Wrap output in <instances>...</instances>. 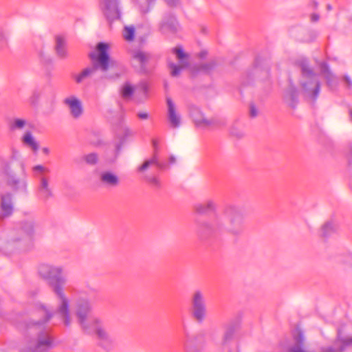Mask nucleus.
Segmentation results:
<instances>
[{
  "mask_svg": "<svg viewBox=\"0 0 352 352\" xmlns=\"http://www.w3.org/2000/svg\"><path fill=\"white\" fill-rule=\"evenodd\" d=\"M344 80L349 87L352 85V80L349 76H344Z\"/></svg>",
  "mask_w": 352,
  "mask_h": 352,
  "instance_id": "a19ab883",
  "label": "nucleus"
},
{
  "mask_svg": "<svg viewBox=\"0 0 352 352\" xmlns=\"http://www.w3.org/2000/svg\"><path fill=\"white\" fill-rule=\"evenodd\" d=\"M100 182L107 187H115L119 184L118 177L110 171H104L100 173Z\"/></svg>",
  "mask_w": 352,
  "mask_h": 352,
  "instance_id": "aec40b11",
  "label": "nucleus"
},
{
  "mask_svg": "<svg viewBox=\"0 0 352 352\" xmlns=\"http://www.w3.org/2000/svg\"><path fill=\"white\" fill-rule=\"evenodd\" d=\"M55 50L57 56L61 58L67 57V41L65 36L58 35L55 38Z\"/></svg>",
  "mask_w": 352,
  "mask_h": 352,
  "instance_id": "6ab92c4d",
  "label": "nucleus"
},
{
  "mask_svg": "<svg viewBox=\"0 0 352 352\" xmlns=\"http://www.w3.org/2000/svg\"><path fill=\"white\" fill-rule=\"evenodd\" d=\"M258 114L257 109L255 107L251 106L250 107V115L252 117H256Z\"/></svg>",
  "mask_w": 352,
  "mask_h": 352,
  "instance_id": "4c0bfd02",
  "label": "nucleus"
},
{
  "mask_svg": "<svg viewBox=\"0 0 352 352\" xmlns=\"http://www.w3.org/2000/svg\"><path fill=\"white\" fill-rule=\"evenodd\" d=\"M84 160L89 164H95L98 161V155L91 153L84 156Z\"/></svg>",
  "mask_w": 352,
  "mask_h": 352,
  "instance_id": "72a5a7b5",
  "label": "nucleus"
},
{
  "mask_svg": "<svg viewBox=\"0 0 352 352\" xmlns=\"http://www.w3.org/2000/svg\"><path fill=\"white\" fill-rule=\"evenodd\" d=\"M230 346L232 349L229 350L228 352H239V346L236 343L232 344Z\"/></svg>",
  "mask_w": 352,
  "mask_h": 352,
  "instance_id": "58836bf2",
  "label": "nucleus"
},
{
  "mask_svg": "<svg viewBox=\"0 0 352 352\" xmlns=\"http://www.w3.org/2000/svg\"><path fill=\"white\" fill-rule=\"evenodd\" d=\"M8 184L15 192L26 191L27 182L25 179H19L14 176H12L9 178Z\"/></svg>",
  "mask_w": 352,
  "mask_h": 352,
  "instance_id": "5701e85b",
  "label": "nucleus"
},
{
  "mask_svg": "<svg viewBox=\"0 0 352 352\" xmlns=\"http://www.w3.org/2000/svg\"><path fill=\"white\" fill-rule=\"evenodd\" d=\"M186 352H190V351L189 350H188V349H186Z\"/></svg>",
  "mask_w": 352,
  "mask_h": 352,
  "instance_id": "603ef678",
  "label": "nucleus"
},
{
  "mask_svg": "<svg viewBox=\"0 0 352 352\" xmlns=\"http://www.w3.org/2000/svg\"><path fill=\"white\" fill-rule=\"evenodd\" d=\"M64 104L68 109L70 115L79 118L83 114V105L81 100L75 95H69L63 100Z\"/></svg>",
  "mask_w": 352,
  "mask_h": 352,
  "instance_id": "f8f14e48",
  "label": "nucleus"
},
{
  "mask_svg": "<svg viewBox=\"0 0 352 352\" xmlns=\"http://www.w3.org/2000/svg\"><path fill=\"white\" fill-rule=\"evenodd\" d=\"M319 19V15L316 14H314L311 15V20L313 21H317Z\"/></svg>",
  "mask_w": 352,
  "mask_h": 352,
  "instance_id": "37998d69",
  "label": "nucleus"
},
{
  "mask_svg": "<svg viewBox=\"0 0 352 352\" xmlns=\"http://www.w3.org/2000/svg\"><path fill=\"white\" fill-rule=\"evenodd\" d=\"M37 272L41 278L47 281L56 296L57 307L55 311H50L43 304H38L39 314L43 316L41 320L28 324V329L38 332V338L34 348H25L21 352H43L54 346V342L48 330H43V326L54 316H57L65 326L71 324L69 311L70 300L65 292L64 285L67 282L65 267L61 265L41 263L38 265Z\"/></svg>",
  "mask_w": 352,
  "mask_h": 352,
  "instance_id": "f257e3e1",
  "label": "nucleus"
},
{
  "mask_svg": "<svg viewBox=\"0 0 352 352\" xmlns=\"http://www.w3.org/2000/svg\"><path fill=\"white\" fill-rule=\"evenodd\" d=\"M293 337L296 344L288 348H284L285 352H305L302 349L305 340L303 333L299 329L293 332ZM352 346V336L344 333L342 330L338 332V338L333 346L324 349L322 352H342L345 348Z\"/></svg>",
  "mask_w": 352,
  "mask_h": 352,
  "instance_id": "39448f33",
  "label": "nucleus"
},
{
  "mask_svg": "<svg viewBox=\"0 0 352 352\" xmlns=\"http://www.w3.org/2000/svg\"><path fill=\"white\" fill-rule=\"evenodd\" d=\"M153 146L155 147V149L156 150L157 148V142L156 140H153Z\"/></svg>",
  "mask_w": 352,
  "mask_h": 352,
  "instance_id": "09e8293b",
  "label": "nucleus"
},
{
  "mask_svg": "<svg viewBox=\"0 0 352 352\" xmlns=\"http://www.w3.org/2000/svg\"><path fill=\"white\" fill-rule=\"evenodd\" d=\"M85 332L89 334L94 333L98 346L105 351H111L116 345V338L106 330L100 318L93 319L90 331Z\"/></svg>",
  "mask_w": 352,
  "mask_h": 352,
  "instance_id": "6e6552de",
  "label": "nucleus"
},
{
  "mask_svg": "<svg viewBox=\"0 0 352 352\" xmlns=\"http://www.w3.org/2000/svg\"><path fill=\"white\" fill-rule=\"evenodd\" d=\"M34 176L37 179V195L39 199L47 201L54 197L53 188L50 184V177L46 175L50 170L42 165L32 168Z\"/></svg>",
  "mask_w": 352,
  "mask_h": 352,
  "instance_id": "0eeeda50",
  "label": "nucleus"
},
{
  "mask_svg": "<svg viewBox=\"0 0 352 352\" xmlns=\"http://www.w3.org/2000/svg\"><path fill=\"white\" fill-rule=\"evenodd\" d=\"M100 9L109 21L118 19L121 10L118 0H100Z\"/></svg>",
  "mask_w": 352,
  "mask_h": 352,
  "instance_id": "9b49d317",
  "label": "nucleus"
},
{
  "mask_svg": "<svg viewBox=\"0 0 352 352\" xmlns=\"http://www.w3.org/2000/svg\"><path fill=\"white\" fill-rule=\"evenodd\" d=\"M194 208L197 213L203 214L214 212L217 209V204L213 199H207L204 203L196 204Z\"/></svg>",
  "mask_w": 352,
  "mask_h": 352,
  "instance_id": "412c9836",
  "label": "nucleus"
},
{
  "mask_svg": "<svg viewBox=\"0 0 352 352\" xmlns=\"http://www.w3.org/2000/svg\"><path fill=\"white\" fill-rule=\"evenodd\" d=\"M19 154V151H17L16 150H12V158H16L18 155Z\"/></svg>",
  "mask_w": 352,
  "mask_h": 352,
  "instance_id": "c03bdc74",
  "label": "nucleus"
},
{
  "mask_svg": "<svg viewBox=\"0 0 352 352\" xmlns=\"http://www.w3.org/2000/svg\"><path fill=\"white\" fill-rule=\"evenodd\" d=\"M43 152L44 153H45V154H48V153H49V152H50V150H49V148H48L45 147V148H43Z\"/></svg>",
  "mask_w": 352,
  "mask_h": 352,
  "instance_id": "49530a36",
  "label": "nucleus"
},
{
  "mask_svg": "<svg viewBox=\"0 0 352 352\" xmlns=\"http://www.w3.org/2000/svg\"><path fill=\"white\" fill-rule=\"evenodd\" d=\"M123 131H124L126 136L129 135L131 134L130 130L128 128H126V127H124L123 129Z\"/></svg>",
  "mask_w": 352,
  "mask_h": 352,
  "instance_id": "a18cd8bd",
  "label": "nucleus"
},
{
  "mask_svg": "<svg viewBox=\"0 0 352 352\" xmlns=\"http://www.w3.org/2000/svg\"><path fill=\"white\" fill-rule=\"evenodd\" d=\"M153 166H155L160 169H164L168 166L166 163L160 160L157 152L155 151L152 157L146 160L143 164L138 168V171L144 173Z\"/></svg>",
  "mask_w": 352,
  "mask_h": 352,
  "instance_id": "a211bd4d",
  "label": "nucleus"
},
{
  "mask_svg": "<svg viewBox=\"0 0 352 352\" xmlns=\"http://www.w3.org/2000/svg\"><path fill=\"white\" fill-rule=\"evenodd\" d=\"M22 142L30 147L34 152H36L39 148L38 143L36 141L30 131H26L21 138Z\"/></svg>",
  "mask_w": 352,
  "mask_h": 352,
  "instance_id": "393cba45",
  "label": "nucleus"
},
{
  "mask_svg": "<svg viewBox=\"0 0 352 352\" xmlns=\"http://www.w3.org/2000/svg\"><path fill=\"white\" fill-rule=\"evenodd\" d=\"M134 87L129 83H124L121 88V94L124 98H129L134 93Z\"/></svg>",
  "mask_w": 352,
  "mask_h": 352,
  "instance_id": "2f4dec72",
  "label": "nucleus"
},
{
  "mask_svg": "<svg viewBox=\"0 0 352 352\" xmlns=\"http://www.w3.org/2000/svg\"><path fill=\"white\" fill-rule=\"evenodd\" d=\"M175 162H176L175 157L173 155L170 156L168 165H173V164H175Z\"/></svg>",
  "mask_w": 352,
  "mask_h": 352,
  "instance_id": "ea45409f",
  "label": "nucleus"
},
{
  "mask_svg": "<svg viewBox=\"0 0 352 352\" xmlns=\"http://www.w3.org/2000/svg\"><path fill=\"white\" fill-rule=\"evenodd\" d=\"M321 70L323 76L327 80V85L333 89V87L337 84L336 78L331 74L329 71L327 65L325 63H322L321 65Z\"/></svg>",
  "mask_w": 352,
  "mask_h": 352,
  "instance_id": "a878e982",
  "label": "nucleus"
},
{
  "mask_svg": "<svg viewBox=\"0 0 352 352\" xmlns=\"http://www.w3.org/2000/svg\"><path fill=\"white\" fill-rule=\"evenodd\" d=\"M155 0H135L136 6L142 14H146L151 10Z\"/></svg>",
  "mask_w": 352,
  "mask_h": 352,
  "instance_id": "cd10ccee",
  "label": "nucleus"
},
{
  "mask_svg": "<svg viewBox=\"0 0 352 352\" xmlns=\"http://www.w3.org/2000/svg\"><path fill=\"white\" fill-rule=\"evenodd\" d=\"M138 117L140 120H148L150 118V115L146 111H140L137 113Z\"/></svg>",
  "mask_w": 352,
  "mask_h": 352,
  "instance_id": "c9c22d12",
  "label": "nucleus"
},
{
  "mask_svg": "<svg viewBox=\"0 0 352 352\" xmlns=\"http://www.w3.org/2000/svg\"><path fill=\"white\" fill-rule=\"evenodd\" d=\"M6 39V37L5 36L2 34V33H0V41H3Z\"/></svg>",
  "mask_w": 352,
  "mask_h": 352,
  "instance_id": "de8ad7c7",
  "label": "nucleus"
},
{
  "mask_svg": "<svg viewBox=\"0 0 352 352\" xmlns=\"http://www.w3.org/2000/svg\"><path fill=\"white\" fill-rule=\"evenodd\" d=\"M167 103V118L173 128H179L182 124V116L177 111V107L173 101L170 98H166Z\"/></svg>",
  "mask_w": 352,
  "mask_h": 352,
  "instance_id": "2eb2a0df",
  "label": "nucleus"
},
{
  "mask_svg": "<svg viewBox=\"0 0 352 352\" xmlns=\"http://www.w3.org/2000/svg\"><path fill=\"white\" fill-rule=\"evenodd\" d=\"M109 51V45L108 44L99 43L96 51L90 55L92 65L87 67L80 72L72 75L75 82L78 85L83 84L87 80L94 76L97 69H100L104 72L111 67L114 61L110 58Z\"/></svg>",
  "mask_w": 352,
  "mask_h": 352,
  "instance_id": "20e7f679",
  "label": "nucleus"
},
{
  "mask_svg": "<svg viewBox=\"0 0 352 352\" xmlns=\"http://www.w3.org/2000/svg\"><path fill=\"white\" fill-rule=\"evenodd\" d=\"M129 53L132 58L140 65L142 69H144V66L151 58L148 53L144 52L140 50H131Z\"/></svg>",
  "mask_w": 352,
  "mask_h": 352,
  "instance_id": "4be33fe9",
  "label": "nucleus"
},
{
  "mask_svg": "<svg viewBox=\"0 0 352 352\" xmlns=\"http://www.w3.org/2000/svg\"><path fill=\"white\" fill-rule=\"evenodd\" d=\"M173 52L176 55V57L179 60V65H177L174 63H170L169 67L170 69L171 76H177L182 69L188 66V56L184 53L181 47L174 48L173 50Z\"/></svg>",
  "mask_w": 352,
  "mask_h": 352,
  "instance_id": "ddd939ff",
  "label": "nucleus"
},
{
  "mask_svg": "<svg viewBox=\"0 0 352 352\" xmlns=\"http://www.w3.org/2000/svg\"><path fill=\"white\" fill-rule=\"evenodd\" d=\"M336 230V225L332 221H328L324 223L321 228L322 235L324 236H328L334 232Z\"/></svg>",
  "mask_w": 352,
  "mask_h": 352,
  "instance_id": "7c9ffc66",
  "label": "nucleus"
},
{
  "mask_svg": "<svg viewBox=\"0 0 352 352\" xmlns=\"http://www.w3.org/2000/svg\"><path fill=\"white\" fill-rule=\"evenodd\" d=\"M160 29L163 34L177 32L178 23L175 16L170 14L164 15L160 24Z\"/></svg>",
  "mask_w": 352,
  "mask_h": 352,
  "instance_id": "f3484780",
  "label": "nucleus"
},
{
  "mask_svg": "<svg viewBox=\"0 0 352 352\" xmlns=\"http://www.w3.org/2000/svg\"><path fill=\"white\" fill-rule=\"evenodd\" d=\"M235 332V327L233 324H228L225 327L223 336L222 338L221 344L227 346L230 344V342L234 338Z\"/></svg>",
  "mask_w": 352,
  "mask_h": 352,
  "instance_id": "bb28decb",
  "label": "nucleus"
},
{
  "mask_svg": "<svg viewBox=\"0 0 352 352\" xmlns=\"http://www.w3.org/2000/svg\"><path fill=\"white\" fill-rule=\"evenodd\" d=\"M190 115L198 127L207 129L216 125V120L214 119L206 118L202 114L200 109L195 106L190 107Z\"/></svg>",
  "mask_w": 352,
  "mask_h": 352,
  "instance_id": "4468645a",
  "label": "nucleus"
},
{
  "mask_svg": "<svg viewBox=\"0 0 352 352\" xmlns=\"http://www.w3.org/2000/svg\"><path fill=\"white\" fill-rule=\"evenodd\" d=\"M122 36L126 41H132L135 37V28L133 25L124 26L122 31Z\"/></svg>",
  "mask_w": 352,
  "mask_h": 352,
  "instance_id": "c756f323",
  "label": "nucleus"
},
{
  "mask_svg": "<svg viewBox=\"0 0 352 352\" xmlns=\"http://www.w3.org/2000/svg\"><path fill=\"white\" fill-rule=\"evenodd\" d=\"M14 211V204L11 194L1 193L0 219L10 216Z\"/></svg>",
  "mask_w": 352,
  "mask_h": 352,
  "instance_id": "dca6fc26",
  "label": "nucleus"
},
{
  "mask_svg": "<svg viewBox=\"0 0 352 352\" xmlns=\"http://www.w3.org/2000/svg\"><path fill=\"white\" fill-rule=\"evenodd\" d=\"M302 76L300 87L302 94L310 100H315L320 93V85L318 76L313 73L306 60L300 63Z\"/></svg>",
  "mask_w": 352,
  "mask_h": 352,
  "instance_id": "423d86ee",
  "label": "nucleus"
},
{
  "mask_svg": "<svg viewBox=\"0 0 352 352\" xmlns=\"http://www.w3.org/2000/svg\"><path fill=\"white\" fill-rule=\"evenodd\" d=\"M165 1L170 6L175 5L177 1V0H165Z\"/></svg>",
  "mask_w": 352,
  "mask_h": 352,
  "instance_id": "79ce46f5",
  "label": "nucleus"
},
{
  "mask_svg": "<svg viewBox=\"0 0 352 352\" xmlns=\"http://www.w3.org/2000/svg\"><path fill=\"white\" fill-rule=\"evenodd\" d=\"M144 179L153 187H160L161 185L160 179L155 176L145 175Z\"/></svg>",
  "mask_w": 352,
  "mask_h": 352,
  "instance_id": "473e14b6",
  "label": "nucleus"
},
{
  "mask_svg": "<svg viewBox=\"0 0 352 352\" xmlns=\"http://www.w3.org/2000/svg\"><path fill=\"white\" fill-rule=\"evenodd\" d=\"M91 306L88 300L84 299L76 302L75 306V314L78 323L83 331H90L92 327V320L99 318L91 314Z\"/></svg>",
  "mask_w": 352,
  "mask_h": 352,
  "instance_id": "1a4fd4ad",
  "label": "nucleus"
},
{
  "mask_svg": "<svg viewBox=\"0 0 352 352\" xmlns=\"http://www.w3.org/2000/svg\"><path fill=\"white\" fill-rule=\"evenodd\" d=\"M244 228V213L239 206H227L223 213L215 217L212 224L206 225V229L210 232L234 236L240 235Z\"/></svg>",
  "mask_w": 352,
  "mask_h": 352,
  "instance_id": "f03ea898",
  "label": "nucleus"
},
{
  "mask_svg": "<svg viewBox=\"0 0 352 352\" xmlns=\"http://www.w3.org/2000/svg\"><path fill=\"white\" fill-rule=\"evenodd\" d=\"M230 133L232 135L236 136L237 138H241L244 135L243 131L241 129H236V126H235V125L232 126V127L230 128Z\"/></svg>",
  "mask_w": 352,
  "mask_h": 352,
  "instance_id": "f704fd0d",
  "label": "nucleus"
},
{
  "mask_svg": "<svg viewBox=\"0 0 352 352\" xmlns=\"http://www.w3.org/2000/svg\"><path fill=\"white\" fill-rule=\"evenodd\" d=\"M298 91L294 85H291L284 94V100L288 105L294 107L297 102Z\"/></svg>",
  "mask_w": 352,
  "mask_h": 352,
  "instance_id": "b1692460",
  "label": "nucleus"
},
{
  "mask_svg": "<svg viewBox=\"0 0 352 352\" xmlns=\"http://www.w3.org/2000/svg\"><path fill=\"white\" fill-rule=\"evenodd\" d=\"M351 119L352 120V109L349 111Z\"/></svg>",
  "mask_w": 352,
  "mask_h": 352,
  "instance_id": "8fccbe9b",
  "label": "nucleus"
},
{
  "mask_svg": "<svg viewBox=\"0 0 352 352\" xmlns=\"http://www.w3.org/2000/svg\"><path fill=\"white\" fill-rule=\"evenodd\" d=\"M34 231L33 221L22 223L19 230L10 233L6 241H0V250L6 254H11L29 250L32 244Z\"/></svg>",
  "mask_w": 352,
  "mask_h": 352,
  "instance_id": "7ed1b4c3",
  "label": "nucleus"
},
{
  "mask_svg": "<svg viewBox=\"0 0 352 352\" xmlns=\"http://www.w3.org/2000/svg\"><path fill=\"white\" fill-rule=\"evenodd\" d=\"M331 8L330 6H328V9L330 10Z\"/></svg>",
  "mask_w": 352,
  "mask_h": 352,
  "instance_id": "3c124183",
  "label": "nucleus"
},
{
  "mask_svg": "<svg viewBox=\"0 0 352 352\" xmlns=\"http://www.w3.org/2000/svg\"><path fill=\"white\" fill-rule=\"evenodd\" d=\"M39 94L36 92H34L32 95V96L30 98V101L32 104H35L36 102V100L38 98Z\"/></svg>",
  "mask_w": 352,
  "mask_h": 352,
  "instance_id": "e433bc0d",
  "label": "nucleus"
},
{
  "mask_svg": "<svg viewBox=\"0 0 352 352\" xmlns=\"http://www.w3.org/2000/svg\"><path fill=\"white\" fill-rule=\"evenodd\" d=\"M28 124V121L25 119L15 118L10 120V128L12 131L21 130Z\"/></svg>",
  "mask_w": 352,
  "mask_h": 352,
  "instance_id": "c85d7f7f",
  "label": "nucleus"
},
{
  "mask_svg": "<svg viewBox=\"0 0 352 352\" xmlns=\"http://www.w3.org/2000/svg\"><path fill=\"white\" fill-rule=\"evenodd\" d=\"M192 316L199 323H202L207 316V307L205 295L201 290H196L191 300Z\"/></svg>",
  "mask_w": 352,
  "mask_h": 352,
  "instance_id": "9d476101",
  "label": "nucleus"
}]
</instances>
